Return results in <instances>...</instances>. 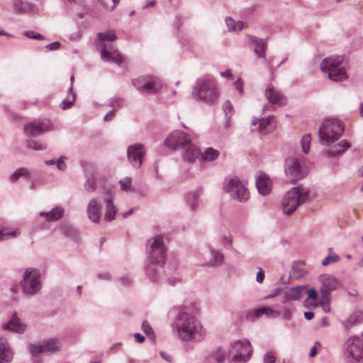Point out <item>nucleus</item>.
Here are the masks:
<instances>
[{
    "mask_svg": "<svg viewBox=\"0 0 363 363\" xmlns=\"http://www.w3.org/2000/svg\"><path fill=\"white\" fill-rule=\"evenodd\" d=\"M174 335L181 341L199 342L206 336L201 322L189 313L182 311L175 317L172 325Z\"/></svg>",
    "mask_w": 363,
    "mask_h": 363,
    "instance_id": "1",
    "label": "nucleus"
},
{
    "mask_svg": "<svg viewBox=\"0 0 363 363\" xmlns=\"http://www.w3.org/2000/svg\"><path fill=\"white\" fill-rule=\"evenodd\" d=\"M147 245L149 246L147 250L148 259L151 265L147 266L146 274L152 281H156L158 274L153 265L163 266L165 263L166 248L163 238L160 235L150 238Z\"/></svg>",
    "mask_w": 363,
    "mask_h": 363,
    "instance_id": "2",
    "label": "nucleus"
},
{
    "mask_svg": "<svg viewBox=\"0 0 363 363\" xmlns=\"http://www.w3.org/2000/svg\"><path fill=\"white\" fill-rule=\"evenodd\" d=\"M116 38L113 30L99 33L97 35L98 42L96 45L101 52L103 60L121 65L125 60V57L112 44Z\"/></svg>",
    "mask_w": 363,
    "mask_h": 363,
    "instance_id": "3",
    "label": "nucleus"
},
{
    "mask_svg": "<svg viewBox=\"0 0 363 363\" xmlns=\"http://www.w3.org/2000/svg\"><path fill=\"white\" fill-rule=\"evenodd\" d=\"M218 95L216 82L211 76H203L197 79L191 92L194 99L209 104L214 103Z\"/></svg>",
    "mask_w": 363,
    "mask_h": 363,
    "instance_id": "4",
    "label": "nucleus"
},
{
    "mask_svg": "<svg viewBox=\"0 0 363 363\" xmlns=\"http://www.w3.org/2000/svg\"><path fill=\"white\" fill-rule=\"evenodd\" d=\"M311 198V190L303 185H298L290 189L282 199L283 212L290 215L302 203Z\"/></svg>",
    "mask_w": 363,
    "mask_h": 363,
    "instance_id": "5",
    "label": "nucleus"
},
{
    "mask_svg": "<svg viewBox=\"0 0 363 363\" xmlns=\"http://www.w3.org/2000/svg\"><path fill=\"white\" fill-rule=\"evenodd\" d=\"M344 133L342 122L336 118H328L323 121L318 136L321 144L330 145L337 141Z\"/></svg>",
    "mask_w": 363,
    "mask_h": 363,
    "instance_id": "6",
    "label": "nucleus"
},
{
    "mask_svg": "<svg viewBox=\"0 0 363 363\" xmlns=\"http://www.w3.org/2000/svg\"><path fill=\"white\" fill-rule=\"evenodd\" d=\"M344 58L342 56H336L325 58L321 64L320 69L328 72V78L334 82H342L348 76L344 67H340Z\"/></svg>",
    "mask_w": 363,
    "mask_h": 363,
    "instance_id": "7",
    "label": "nucleus"
},
{
    "mask_svg": "<svg viewBox=\"0 0 363 363\" xmlns=\"http://www.w3.org/2000/svg\"><path fill=\"white\" fill-rule=\"evenodd\" d=\"M251 352V345L248 340H237L228 349V353L233 356L229 363H245L250 359Z\"/></svg>",
    "mask_w": 363,
    "mask_h": 363,
    "instance_id": "8",
    "label": "nucleus"
},
{
    "mask_svg": "<svg viewBox=\"0 0 363 363\" xmlns=\"http://www.w3.org/2000/svg\"><path fill=\"white\" fill-rule=\"evenodd\" d=\"M284 172L287 182L294 184L308 174V169L304 160H285Z\"/></svg>",
    "mask_w": 363,
    "mask_h": 363,
    "instance_id": "9",
    "label": "nucleus"
},
{
    "mask_svg": "<svg viewBox=\"0 0 363 363\" xmlns=\"http://www.w3.org/2000/svg\"><path fill=\"white\" fill-rule=\"evenodd\" d=\"M223 188L233 199L238 201H246L250 197L249 191L237 177L225 179Z\"/></svg>",
    "mask_w": 363,
    "mask_h": 363,
    "instance_id": "10",
    "label": "nucleus"
},
{
    "mask_svg": "<svg viewBox=\"0 0 363 363\" xmlns=\"http://www.w3.org/2000/svg\"><path fill=\"white\" fill-rule=\"evenodd\" d=\"M40 274L38 269H26L21 281L23 292L26 295H34L41 289Z\"/></svg>",
    "mask_w": 363,
    "mask_h": 363,
    "instance_id": "11",
    "label": "nucleus"
},
{
    "mask_svg": "<svg viewBox=\"0 0 363 363\" xmlns=\"http://www.w3.org/2000/svg\"><path fill=\"white\" fill-rule=\"evenodd\" d=\"M363 340L357 336H352L345 342V354L350 363H357L362 357Z\"/></svg>",
    "mask_w": 363,
    "mask_h": 363,
    "instance_id": "12",
    "label": "nucleus"
},
{
    "mask_svg": "<svg viewBox=\"0 0 363 363\" xmlns=\"http://www.w3.org/2000/svg\"><path fill=\"white\" fill-rule=\"evenodd\" d=\"M133 86L142 94H152L160 91L161 82L156 77H140L133 80Z\"/></svg>",
    "mask_w": 363,
    "mask_h": 363,
    "instance_id": "13",
    "label": "nucleus"
},
{
    "mask_svg": "<svg viewBox=\"0 0 363 363\" xmlns=\"http://www.w3.org/2000/svg\"><path fill=\"white\" fill-rule=\"evenodd\" d=\"M191 137L186 133L181 130L171 132L165 140V145L170 149L177 150L191 145Z\"/></svg>",
    "mask_w": 363,
    "mask_h": 363,
    "instance_id": "14",
    "label": "nucleus"
},
{
    "mask_svg": "<svg viewBox=\"0 0 363 363\" xmlns=\"http://www.w3.org/2000/svg\"><path fill=\"white\" fill-rule=\"evenodd\" d=\"M318 279L321 283V300L323 303H326L329 301L330 293L341 286V282L336 277L327 274L320 275Z\"/></svg>",
    "mask_w": 363,
    "mask_h": 363,
    "instance_id": "15",
    "label": "nucleus"
},
{
    "mask_svg": "<svg viewBox=\"0 0 363 363\" xmlns=\"http://www.w3.org/2000/svg\"><path fill=\"white\" fill-rule=\"evenodd\" d=\"M28 347L32 356L35 357L40 354H52L59 351L61 343L57 339L52 338L44 341L42 344H30Z\"/></svg>",
    "mask_w": 363,
    "mask_h": 363,
    "instance_id": "16",
    "label": "nucleus"
},
{
    "mask_svg": "<svg viewBox=\"0 0 363 363\" xmlns=\"http://www.w3.org/2000/svg\"><path fill=\"white\" fill-rule=\"evenodd\" d=\"M220 152L213 147H208L203 153L196 145H190L185 152V159H217Z\"/></svg>",
    "mask_w": 363,
    "mask_h": 363,
    "instance_id": "17",
    "label": "nucleus"
},
{
    "mask_svg": "<svg viewBox=\"0 0 363 363\" xmlns=\"http://www.w3.org/2000/svg\"><path fill=\"white\" fill-rule=\"evenodd\" d=\"M50 121L44 120L38 122H30L24 126V132L29 137H37L52 130Z\"/></svg>",
    "mask_w": 363,
    "mask_h": 363,
    "instance_id": "18",
    "label": "nucleus"
},
{
    "mask_svg": "<svg viewBox=\"0 0 363 363\" xmlns=\"http://www.w3.org/2000/svg\"><path fill=\"white\" fill-rule=\"evenodd\" d=\"M259 123L258 132L260 134L266 135L271 133L276 128V121L273 116H268L262 119L253 118L251 121L252 126Z\"/></svg>",
    "mask_w": 363,
    "mask_h": 363,
    "instance_id": "19",
    "label": "nucleus"
},
{
    "mask_svg": "<svg viewBox=\"0 0 363 363\" xmlns=\"http://www.w3.org/2000/svg\"><path fill=\"white\" fill-rule=\"evenodd\" d=\"M257 189L262 196L267 195L272 190V181L263 172H257L255 175Z\"/></svg>",
    "mask_w": 363,
    "mask_h": 363,
    "instance_id": "20",
    "label": "nucleus"
},
{
    "mask_svg": "<svg viewBox=\"0 0 363 363\" xmlns=\"http://www.w3.org/2000/svg\"><path fill=\"white\" fill-rule=\"evenodd\" d=\"M262 315H265L267 318H277L280 316L281 312L279 311L274 310L271 307L262 306L251 311L247 315V318L251 320H255L261 317Z\"/></svg>",
    "mask_w": 363,
    "mask_h": 363,
    "instance_id": "21",
    "label": "nucleus"
},
{
    "mask_svg": "<svg viewBox=\"0 0 363 363\" xmlns=\"http://www.w3.org/2000/svg\"><path fill=\"white\" fill-rule=\"evenodd\" d=\"M306 293V286H296L286 289L283 295L281 302L284 304L291 301H298Z\"/></svg>",
    "mask_w": 363,
    "mask_h": 363,
    "instance_id": "22",
    "label": "nucleus"
},
{
    "mask_svg": "<svg viewBox=\"0 0 363 363\" xmlns=\"http://www.w3.org/2000/svg\"><path fill=\"white\" fill-rule=\"evenodd\" d=\"M265 96L273 104L284 106L286 104V99L273 85L269 84L265 90Z\"/></svg>",
    "mask_w": 363,
    "mask_h": 363,
    "instance_id": "23",
    "label": "nucleus"
},
{
    "mask_svg": "<svg viewBox=\"0 0 363 363\" xmlns=\"http://www.w3.org/2000/svg\"><path fill=\"white\" fill-rule=\"evenodd\" d=\"M203 195V188L198 187L195 190L189 192L185 196V202L191 211L198 209L200 203L199 199Z\"/></svg>",
    "mask_w": 363,
    "mask_h": 363,
    "instance_id": "24",
    "label": "nucleus"
},
{
    "mask_svg": "<svg viewBox=\"0 0 363 363\" xmlns=\"http://www.w3.org/2000/svg\"><path fill=\"white\" fill-rule=\"evenodd\" d=\"M88 218L93 223H99L101 218V205L97 199H92L87 206Z\"/></svg>",
    "mask_w": 363,
    "mask_h": 363,
    "instance_id": "25",
    "label": "nucleus"
},
{
    "mask_svg": "<svg viewBox=\"0 0 363 363\" xmlns=\"http://www.w3.org/2000/svg\"><path fill=\"white\" fill-rule=\"evenodd\" d=\"M250 43L254 46V52L257 57L265 59L267 40L256 36L249 35Z\"/></svg>",
    "mask_w": 363,
    "mask_h": 363,
    "instance_id": "26",
    "label": "nucleus"
},
{
    "mask_svg": "<svg viewBox=\"0 0 363 363\" xmlns=\"http://www.w3.org/2000/svg\"><path fill=\"white\" fill-rule=\"evenodd\" d=\"M13 352L4 337H0V363H10L13 359Z\"/></svg>",
    "mask_w": 363,
    "mask_h": 363,
    "instance_id": "27",
    "label": "nucleus"
},
{
    "mask_svg": "<svg viewBox=\"0 0 363 363\" xmlns=\"http://www.w3.org/2000/svg\"><path fill=\"white\" fill-rule=\"evenodd\" d=\"M2 328L6 330L23 333L26 329V325L21 323L17 315L14 314L9 322L2 325Z\"/></svg>",
    "mask_w": 363,
    "mask_h": 363,
    "instance_id": "28",
    "label": "nucleus"
},
{
    "mask_svg": "<svg viewBox=\"0 0 363 363\" xmlns=\"http://www.w3.org/2000/svg\"><path fill=\"white\" fill-rule=\"evenodd\" d=\"M145 154V147L141 143L130 145L127 149L128 159H143Z\"/></svg>",
    "mask_w": 363,
    "mask_h": 363,
    "instance_id": "29",
    "label": "nucleus"
},
{
    "mask_svg": "<svg viewBox=\"0 0 363 363\" xmlns=\"http://www.w3.org/2000/svg\"><path fill=\"white\" fill-rule=\"evenodd\" d=\"M351 146V144L346 140H342L328 150L329 157H335L342 155Z\"/></svg>",
    "mask_w": 363,
    "mask_h": 363,
    "instance_id": "30",
    "label": "nucleus"
},
{
    "mask_svg": "<svg viewBox=\"0 0 363 363\" xmlns=\"http://www.w3.org/2000/svg\"><path fill=\"white\" fill-rule=\"evenodd\" d=\"M64 213V208L61 206H57L48 212H40V217H46L47 221H56L61 218Z\"/></svg>",
    "mask_w": 363,
    "mask_h": 363,
    "instance_id": "31",
    "label": "nucleus"
},
{
    "mask_svg": "<svg viewBox=\"0 0 363 363\" xmlns=\"http://www.w3.org/2000/svg\"><path fill=\"white\" fill-rule=\"evenodd\" d=\"M211 258L206 261V264L209 267H216L220 265L223 261V255L218 250L209 248Z\"/></svg>",
    "mask_w": 363,
    "mask_h": 363,
    "instance_id": "32",
    "label": "nucleus"
},
{
    "mask_svg": "<svg viewBox=\"0 0 363 363\" xmlns=\"http://www.w3.org/2000/svg\"><path fill=\"white\" fill-rule=\"evenodd\" d=\"M117 209L111 199L106 200V213L104 219L106 221H111L115 218Z\"/></svg>",
    "mask_w": 363,
    "mask_h": 363,
    "instance_id": "33",
    "label": "nucleus"
},
{
    "mask_svg": "<svg viewBox=\"0 0 363 363\" xmlns=\"http://www.w3.org/2000/svg\"><path fill=\"white\" fill-rule=\"evenodd\" d=\"M230 355V354L228 353V349L226 350L223 347H218L216 350L211 354V357L218 363H222L224 362L225 358Z\"/></svg>",
    "mask_w": 363,
    "mask_h": 363,
    "instance_id": "34",
    "label": "nucleus"
},
{
    "mask_svg": "<svg viewBox=\"0 0 363 363\" xmlns=\"http://www.w3.org/2000/svg\"><path fill=\"white\" fill-rule=\"evenodd\" d=\"M76 100V94L74 92L68 93L66 98L61 102L60 106L62 110L70 108Z\"/></svg>",
    "mask_w": 363,
    "mask_h": 363,
    "instance_id": "35",
    "label": "nucleus"
},
{
    "mask_svg": "<svg viewBox=\"0 0 363 363\" xmlns=\"http://www.w3.org/2000/svg\"><path fill=\"white\" fill-rule=\"evenodd\" d=\"M225 23L229 31H240L243 28V23L242 21H235L231 17L225 18Z\"/></svg>",
    "mask_w": 363,
    "mask_h": 363,
    "instance_id": "36",
    "label": "nucleus"
},
{
    "mask_svg": "<svg viewBox=\"0 0 363 363\" xmlns=\"http://www.w3.org/2000/svg\"><path fill=\"white\" fill-rule=\"evenodd\" d=\"M329 255L322 260V265L327 266L331 264L336 263L340 261V257L338 255L333 252L332 248L328 249Z\"/></svg>",
    "mask_w": 363,
    "mask_h": 363,
    "instance_id": "37",
    "label": "nucleus"
},
{
    "mask_svg": "<svg viewBox=\"0 0 363 363\" xmlns=\"http://www.w3.org/2000/svg\"><path fill=\"white\" fill-rule=\"evenodd\" d=\"M64 235L68 238L77 241L79 239L78 231L72 226L66 225L62 228Z\"/></svg>",
    "mask_w": 363,
    "mask_h": 363,
    "instance_id": "38",
    "label": "nucleus"
},
{
    "mask_svg": "<svg viewBox=\"0 0 363 363\" xmlns=\"http://www.w3.org/2000/svg\"><path fill=\"white\" fill-rule=\"evenodd\" d=\"M20 234L18 229L10 230L3 228L0 230V241L16 238Z\"/></svg>",
    "mask_w": 363,
    "mask_h": 363,
    "instance_id": "39",
    "label": "nucleus"
},
{
    "mask_svg": "<svg viewBox=\"0 0 363 363\" xmlns=\"http://www.w3.org/2000/svg\"><path fill=\"white\" fill-rule=\"evenodd\" d=\"M363 320V313L357 312L351 315L346 321L345 327H351L361 323Z\"/></svg>",
    "mask_w": 363,
    "mask_h": 363,
    "instance_id": "40",
    "label": "nucleus"
},
{
    "mask_svg": "<svg viewBox=\"0 0 363 363\" xmlns=\"http://www.w3.org/2000/svg\"><path fill=\"white\" fill-rule=\"evenodd\" d=\"M29 4L21 0L13 1V9L17 13H25L29 9Z\"/></svg>",
    "mask_w": 363,
    "mask_h": 363,
    "instance_id": "41",
    "label": "nucleus"
},
{
    "mask_svg": "<svg viewBox=\"0 0 363 363\" xmlns=\"http://www.w3.org/2000/svg\"><path fill=\"white\" fill-rule=\"evenodd\" d=\"M311 135L307 134L303 136L302 139L301 140V145L302 147V151L305 154H308L310 150V146H311Z\"/></svg>",
    "mask_w": 363,
    "mask_h": 363,
    "instance_id": "42",
    "label": "nucleus"
},
{
    "mask_svg": "<svg viewBox=\"0 0 363 363\" xmlns=\"http://www.w3.org/2000/svg\"><path fill=\"white\" fill-rule=\"evenodd\" d=\"M27 147L33 150H43L47 148V145L36 140H28L27 142Z\"/></svg>",
    "mask_w": 363,
    "mask_h": 363,
    "instance_id": "43",
    "label": "nucleus"
},
{
    "mask_svg": "<svg viewBox=\"0 0 363 363\" xmlns=\"http://www.w3.org/2000/svg\"><path fill=\"white\" fill-rule=\"evenodd\" d=\"M28 174V172L25 168H19L16 172L13 173V174L11 176V181L14 182H16L19 177L27 176Z\"/></svg>",
    "mask_w": 363,
    "mask_h": 363,
    "instance_id": "44",
    "label": "nucleus"
},
{
    "mask_svg": "<svg viewBox=\"0 0 363 363\" xmlns=\"http://www.w3.org/2000/svg\"><path fill=\"white\" fill-rule=\"evenodd\" d=\"M45 164L48 166L56 164L57 168L60 171H64L67 168L65 160H46Z\"/></svg>",
    "mask_w": 363,
    "mask_h": 363,
    "instance_id": "45",
    "label": "nucleus"
},
{
    "mask_svg": "<svg viewBox=\"0 0 363 363\" xmlns=\"http://www.w3.org/2000/svg\"><path fill=\"white\" fill-rule=\"evenodd\" d=\"M96 1L99 3H100L101 5L104 8H105L106 10L111 11L116 8V6H117V4H118V2L121 0H111V4L105 2L104 0H96Z\"/></svg>",
    "mask_w": 363,
    "mask_h": 363,
    "instance_id": "46",
    "label": "nucleus"
},
{
    "mask_svg": "<svg viewBox=\"0 0 363 363\" xmlns=\"http://www.w3.org/2000/svg\"><path fill=\"white\" fill-rule=\"evenodd\" d=\"M223 111L225 113V118L228 121L233 113V106L229 101L225 102L223 105Z\"/></svg>",
    "mask_w": 363,
    "mask_h": 363,
    "instance_id": "47",
    "label": "nucleus"
},
{
    "mask_svg": "<svg viewBox=\"0 0 363 363\" xmlns=\"http://www.w3.org/2000/svg\"><path fill=\"white\" fill-rule=\"evenodd\" d=\"M196 160H182L181 167L183 169L184 172H188L189 170L193 169L194 167H196L195 162Z\"/></svg>",
    "mask_w": 363,
    "mask_h": 363,
    "instance_id": "48",
    "label": "nucleus"
},
{
    "mask_svg": "<svg viewBox=\"0 0 363 363\" xmlns=\"http://www.w3.org/2000/svg\"><path fill=\"white\" fill-rule=\"evenodd\" d=\"M121 189L125 191H130L131 189V179L125 177L120 181Z\"/></svg>",
    "mask_w": 363,
    "mask_h": 363,
    "instance_id": "49",
    "label": "nucleus"
},
{
    "mask_svg": "<svg viewBox=\"0 0 363 363\" xmlns=\"http://www.w3.org/2000/svg\"><path fill=\"white\" fill-rule=\"evenodd\" d=\"M96 187V182L94 179H88L84 184V189L87 191H94Z\"/></svg>",
    "mask_w": 363,
    "mask_h": 363,
    "instance_id": "50",
    "label": "nucleus"
},
{
    "mask_svg": "<svg viewBox=\"0 0 363 363\" xmlns=\"http://www.w3.org/2000/svg\"><path fill=\"white\" fill-rule=\"evenodd\" d=\"M276 359L275 354L272 351L267 352L263 357L264 363H275Z\"/></svg>",
    "mask_w": 363,
    "mask_h": 363,
    "instance_id": "51",
    "label": "nucleus"
},
{
    "mask_svg": "<svg viewBox=\"0 0 363 363\" xmlns=\"http://www.w3.org/2000/svg\"><path fill=\"white\" fill-rule=\"evenodd\" d=\"M24 35L30 39H35V40H44L45 37L40 34V33H35L33 31H26L25 32Z\"/></svg>",
    "mask_w": 363,
    "mask_h": 363,
    "instance_id": "52",
    "label": "nucleus"
},
{
    "mask_svg": "<svg viewBox=\"0 0 363 363\" xmlns=\"http://www.w3.org/2000/svg\"><path fill=\"white\" fill-rule=\"evenodd\" d=\"M122 104V99L121 98H112L110 100L109 105L116 109V111L120 108Z\"/></svg>",
    "mask_w": 363,
    "mask_h": 363,
    "instance_id": "53",
    "label": "nucleus"
},
{
    "mask_svg": "<svg viewBox=\"0 0 363 363\" xmlns=\"http://www.w3.org/2000/svg\"><path fill=\"white\" fill-rule=\"evenodd\" d=\"M292 315L291 308L289 306H285L283 308L282 318L284 320H290Z\"/></svg>",
    "mask_w": 363,
    "mask_h": 363,
    "instance_id": "54",
    "label": "nucleus"
},
{
    "mask_svg": "<svg viewBox=\"0 0 363 363\" xmlns=\"http://www.w3.org/2000/svg\"><path fill=\"white\" fill-rule=\"evenodd\" d=\"M308 295V297L309 298H311L313 300H316L318 298V294L315 289H307L306 286V293Z\"/></svg>",
    "mask_w": 363,
    "mask_h": 363,
    "instance_id": "55",
    "label": "nucleus"
},
{
    "mask_svg": "<svg viewBox=\"0 0 363 363\" xmlns=\"http://www.w3.org/2000/svg\"><path fill=\"white\" fill-rule=\"evenodd\" d=\"M60 43L59 42H54L47 45L45 48L48 51L57 50L60 48Z\"/></svg>",
    "mask_w": 363,
    "mask_h": 363,
    "instance_id": "56",
    "label": "nucleus"
},
{
    "mask_svg": "<svg viewBox=\"0 0 363 363\" xmlns=\"http://www.w3.org/2000/svg\"><path fill=\"white\" fill-rule=\"evenodd\" d=\"M143 331L147 335H152L153 331L150 325L147 322H143L141 325Z\"/></svg>",
    "mask_w": 363,
    "mask_h": 363,
    "instance_id": "57",
    "label": "nucleus"
},
{
    "mask_svg": "<svg viewBox=\"0 0 363 363\" xmlns=\"http://www.w3.org/2000/svg\"><path fill=\"white\" fill-rule=\"evenodd\" d=\"M264 278V271L260 267V268H259V271L257 273L256 281L258 283L261 284L263 282Z\"/></svg>",
    "mask_w": 363,
    "mask_h": 363,
    "instance_id": "58",
    "label": "nucleus"
},
{
    "mask_svg": "<svg viewBox=\"0 0 363 363\" xmlns=\"http://www.w3.org/2000/svg\"><path fill=\"white\" fill-rule=\"evenodd\" d=\"M115 113H116V109H113L110 112L107 113L104 118V121H111Z\"/></svg>",
    "mask_w": 363,
    "mask_h": 363,
    "instance_id": "59",
    "label": "nucleus"
},
{
    "mask_svg": "<svg viewBox=\"0 0 363 363\" xmlns=\"http://www.w3.org/2000/svg\"><path fill=\"white\" fill-rule=\"evenodd\" d=\"M234 86L235 89H238L240 92L243 91V84L242 82L240 79H238L236 82H235Z\"/></svg>",
    "mask_w": 363,
    "mask_h": 363,
    "instance_id": "60",
    "label": "nucleus"
},
{
    "mask_svg": "<svg viewBox=\"0 0 363 363\" xmlns=\"http://www.w3.org/2000/svg\"><path fill=\"white\" fill-rule=\"evenodd\" d=\"M98 278L99 279H106L108 280L111 278L110 274L108 272L101 273L98 274Z\"/></svg>",
    "mask_w": 363,
    "mask_h": 363,
    "instance_id": "61",
    "label": "nucleus"
},
{
    "mask_svg": "<svg viewBox=\"0 0 363 363\" xmlns=\"http://www.w3.org/2000/svg\"><path fill=\"white\" fill-rule=\"evenodd\" d=\"M131 164L135 168H140L143 164V160H130Z\"/></svg>",
    "mask_w": 363,
    "mask_h": 363,
    "instance_id": "62",
    "label": "nucleus"
},
{
    "mask_svg": "<svg viewBox=\"0 0 363 363\" xmlns=\"http://www.w3.org/2000/svg\"><path fill=\"white\" fill-rule=\"evenodd\" d=\"M121 281L124 286H129L131 284V280L128 277H122Z\"/></svg>",
    "mask_w": 363,
    "mask_h": 363,
    "instance_id": "63",
    "label": "nucleus"
},
{
    "mask_svg": "<svg viewBox=\"0 0 363 363\" xmlns=\"http://www.w3.org/2000/svg\"><path fill=\"white\" fill-rule=\"evenodd\" d=\"M304 317L306 319L310 320L313 318L314 313L312 311H306L304 313Z\"/></svg>",
    "mask_w": 363,
    "mask_h": 363,
    "instance_id": "64",
    "label": "nucleus"
}]
</instances>
